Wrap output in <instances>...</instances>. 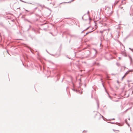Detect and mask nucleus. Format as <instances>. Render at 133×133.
Instances as JSON below:
<instances>
[{"label":"nucleus","mask_w":133,"mask_h":133,"mask_svg":"<svg viewBox=\"0 0 133 133\" xmlns=\"http://www.w3.org/2000/svg\"><path fill=\"white\" fill-rule=\"evenodd\" d=\"M89 33H87L86 34V35H87Z\"/></svg>","instance_id":"obj_5"},{"label":"nucleus","mask_w":133,"mask_h":133,"mask_svg":"<svg viewBox=\"0 0 133 133\" xmlns=\"http://www.w3.org/2000/svg\"><path fill=\"white\" fill-rule=\"evenodd\" d=\"M124 77H124V76H123V77H122V79H123V78H124Z\"/></svg>","instance_id":"obj_4"},{"label":"nucleus","mask_w":133,"mask_h":133,"mask_svg":"<svg viewBox=\"0 0 133 133\" xmlns=\"http://www.w3.org/2000/svg\"><path fill=\"white\" fill-rule=\"evenodd\" d=\"M129 73V72H127L124 75V77H125Z\"/></svg>","instance_id":"obj_2"},{"label":"nucleus","mask_w":133,"mask_h":133,"mask_svg":"<svg viewBox=\"0 0 133 133\" xmlns=\"http://www.w3.org/2000/svg\"><path fill=\"white\" fill-rule=\"evenodd\" d=\"M99 116V114L97 112L94 113L93 114V117L95 118H98Z\"/></svg>","instance_id":"obj_1"},{"label":"nucleus","mask_w":133,"mask_h":133,"mask_svg":"<svg viewBox=\"0 0 133 133\" xmlns=\"http://www.w3.org/2000/svg\"><path fill=\"white\" fill-rule=\"evenodd\" d=\"M113 130L114 131H118V132L119 131V130Z\"/></svg>","instance_id":"obj_3"}]
</instances>
